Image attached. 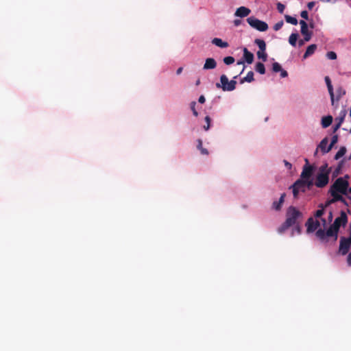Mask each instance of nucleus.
<instances>
[{
    "instance_id": "10",
    "label": "nucleus",
    "mask_w": 351,
    "mask_h": 351,
    "mask_svg": "<svg viewBox=\"0 0 351 351\" xmlns=\"http://www.w3.org/2000/svg\"><path fill=\"white\" fill-rule=\"evenodd\" d=\"M351 246V237L348 239L341 238L339 243V252L342 255L346 254Z\"/></svg>"
},
{
    "instance_id": "24",
    "label": "nucleus",
    "mask_w": 351,
    "mask_h": 351,
    "mask_svg": "<svg viewBox=\"0 0 351 351\" xmlns=\"http://www.w3.org/2000/svg\"><path fill=\"white\" fill-rule=\"evenodd\" d=\"M327 207L325 206V204L323 205V204H320L319 206V209L317 210L315 213H314V217L315 218H319V217H321L322 216V215L324 214V210L325 208H326Z\"/></svg>"
},
{
    "instance_id": "59",
    "label": "nucleus",
    "mask_w": 351,
    "mask_h": 351,
    "mask_svg": "<svg viewBox=\"0 0 351 351\" xmlns=\"http://www.w3.org/2000/svg\"><path fill=\"white\" fill-rule=\"evenodd\" d=\"M348 213L351 215V211L350 210H348Z\"/></svg>"
},
{
    "instance_id": "18",
    "label": "nucleus",
    "mask_w": 351,
    "mask_h": 351,
    "mask_svg": "<svg viewBox=\"0 0 351 351\" xmlns=\"http://www.w3.org/2000/svg\"><path fill=\"white\" fill-rule=\"evenodd\" d=\"M345 95H346V90L341 86H339L337 88L336 95H335V105L338 106L339 100Z\"/></svg>"
},
{
    "instance_id": "35",
    "label": "nucleus",
    "mask_w": 351,
    "mask_h": 351,
    "mask_svg": "<svg viewBox=\"0 0 351 351\" xmlns=\"http://www.w3.org/2000/svg\"><path fill=\"white\" fill-rule=\"evenodd\" d=\"M195 106H196V101H193L192 102H191L190 104V107H191V109L193 112V114L195 117H197L198 116V112L195 109Z\"/></svg>"
},
{
    "instance_id": "44",
    "label": "nucleus",
    "mask_w": 351,
    "mask_h": 351,
    "mask_svg": "<svg viewBox=\"0 0 351 351\" xmlns=\"http://www.w3.org/2000/svg\"><path fill=\"white\" fill-rule=\"evenodd\" d=\"M284 163H285V167H286L288 169H289V170H290V169H291V168H292V165H291L289 162H288V161H287V160H284Z\"/></svg>"
},
{
    "instance_id": "31",
    "label": "nucleus",
    "mask_w": 351,
    "mask_h": 351,
    "mask_svg": "<svg viewBox=\"0 0 351 351\" xmlns=\"http://www.w3.org/2000/svg\"><path fill=\"white\" fill-rule=\"evenodd\" d=\"M256 55L258 58L261 59L263 62H265L267 60V54L265 52V51L258 50L257 51Z\"/></svg>"
},
{
    "instance_id": "51",
    "label": "nucleus",
    "mask_w": 351,
    "mask_h": 351,
    "mask_svg": "<svg viewBox=\"0 0 351 351\" xmlns=\"http://www.w3.org/2000/svg\"><path fill=\"white\" fill-rule=\"evenodd\" d=\"M305 42H306V41L304 40V39H301V40H300L298 41V45H299V47H302V46H303V45H304V43H305Z\"/></svg>"
},
{
    "instance_id": "56",
    "label": "nucleus",
    "mask_w": 351,
    "mask_h": 351,
    "mask_svg": "<svg viewBox=\"0 0 351 351\" xmlns=\"http://www.w3.org/2000/svg\"><path fill=\"white\" fill-rule=\"evenodd\" d=\"M308 219L311 220V219H313V217H312V216H310V217L308 218Z\"/></svg>"
},
{
    "instance_id": "48",
    "label": "nucleus",
    "mask_w": 351,
    "mask_h": 351,
    "mask_svg": "<svg viewBox=\"0 0 351 351\" xmlns=\"http://www.w3.org/2000/svg\"><path fill=\"white\" fill-rule=\"evenodd\" d=\"M205 97L204 95H201L199 97V99H198V101L201 104H204L205 102Z\"/></svg>"
},
{
    "instance_id": "41",
    "label": "nucleus",
    "mask_w": 351,
    "mask_h": 351,
    "mask_svg": "<svg viewBox=\"0 0 351 351\" xmlns=\"http://www.w3.org/2000/svg\"><path fill=\"white\" fill-rule=\"evenodd\" d=\"M335 219H348V217L344 211H341V216L336 217Z\"/></svg>"
},
{
    "instance_id": "4",
    "label": "nucleus",
    "mask_w": 351,
    "mask_h": 351,
    "mask_svg": "<svg viewBox=\"0 0 351 351\" xmlns=\"http://www.w3.org/2000/svg\"><path fill=\"white\" fill-rule=\"evenodd\" d=\"M349 183L347 180L343 178H337L335 182L331 185L330 189L338 191L342 195H347L349 193Z\"/></svg>"
},
{
    "instance_id": "9",
    "label": "nucleus",
    "mask_w": 351,
    "mask_h": 351,
    "mask_svg": "<svg viewBox=\"0 0 351 351\" xmlns=\"http://www.w3.org/2000/svg\"><path fill=\"white\" fill-rule=\"evenodd\" d=\"M305 162L306 165H304L302 168V171L300 174V179L301 180L311 178L313 173V167L308 164V159H305Z\"/></svg>"
},
{
    "instance_id": "11",
    "label": "nucleus",
    "mask_w": 351,
    "mask_h": 351,
    "mask_svg": "<svg viewBox=\"0 0 351 351\" xmlns=\"http://www.w3.org/2000/svg\"><path fill=\"white\" fill-rule=\"evenodd\" d=\"M302 213L294 206H290L287 209V219H298L302 218Z\"/></svg>"
},
{
    "instance_id": "7",
    "label": "nucleus",
    "mask_w": 351,
    "mask_h": 351,
    "mask_svg": "<svg viewBox=\"0 0 351 351\" xmlns=\"http://www.w3.org/2000/svg\"><path fill=\"white\" fill-rule=\"evenodd\" d=\"M293 190V195L295 198L298 197L299 193H304L306 191V188L303 180H297L290 187Z\"/></svg>"
},
{
    "instance_id": "34",
    "label": "nucleus",
    "mask_w": 351,
    "mask_h": 351,
    "mask_svg": "<svg viewBox=\"0 0 351 351\" xmlns=\"http://www.w3.org/2000/svg\"><path fill=\"white\" fill-rule=\"evenodd\" d=\"M234 60H235L232 56H227L223 58V62L227 65L234 63Z\"/></svg>"
},
{
    "instance_id": "54",
    "label": "nucleus",
    "mask_w": 351,
    "mask_h": 351,
    "mask_svg": "<svg viewBox=\"0 0 351 351\" xmlns=\"http://www.w3.org/2000/svg\"><path fill=\"white\" fill-rule=\"evenodd\" d=\"M333 219V215H332V211H329V213H328V219Z\"/></svg>"
},
{
    "instance_id": "1",
    "label": "nucleus",
    "mask_w": 351,
    "mask_h": 351,
    "mask_svg": "<svg viewBox=\"0 0 351 351\" xmlns=\"http://www.w3.org/2000/svg\"><path fill=\"white\" fill-rule=\"evenodd\" d=\"M342 221H306L305 224L307 233L315 232V236L322 242H327L330 239L335 241L338 237V232ZM346 225L347 221H343Z\"/></svg>"
},
{
    "instance_id": "6",
    "label": "nucleus",
    "mask_w": 351,
    "mask_h": 351,
    "mask_svg": "<svg viewBox=\"0 0 351 351\" xmlns=\"http://www.w3.org/2000/svg\"><path fill=\"white\" fill-rule=\"evenodd\" d=\"M247 21L252 27L260 32H265L268 29V25L265 22L262 21L254 16L247 18Z\"/></svg>"
},
{
    "instance_id": "29",
    "label": "nucleus",
    "mask_w": 351,
    "mask_h": 351,
    "mask_svg": "<svg viewBox=\"0 0 351 351\" xmlns=\"http://www.w3.org/2000/svg\"><path fill=\"white\" fill-rule=\"evenodd\" d=\"M286 22L292 25H296L298 24V20L296 18L289 15H285V16Z\"/></svg>"
},
{
    "instance_id": "5",
    "label": "nucleus",
    "mask_w": 351,
    "mask_h": 351,
    "mask_svg": "<svg viewBox=\"0 0 351 351\" xmlns=\"http://www.w3.org/2000/svg\"><path fill=\"white\" fill-rule=\"evenodd\" d=\"M237 82L234 80H228L227 76L224 74L220 77V83H217L216 86L221 88L223 91H232L236 88Z\"/></svg>"
},
{
    "instance_id": "26",
    "label": "nucleus",
    "mask_w": 351,
    "mask_h": 351,
    "mask_svg": "<svg viewBox=\"0 0 351 351\" xmlns=\"http://www.w3.org/2000/svg\"><path fill=\"white\" fill-rule=\"evenodd\" d=\"M298 34L296 33H292L289 38V42L291 45L295 47L296 45Z\"/></svg>"
},
{
    "instance_id": "32",
    "label": "nucleus",
    "mask_w": 351,
    "mask_h": 351,
    "mask_svg": "<svg viewBox=\"0 0 351 351\" xmlns=\"http://www.w3.org/2000/svg\"><path fill=\"white\" fill-rule=\"evenodd\" d=\"M303 181L304 182L306 189L310 190L313 186L315 185V182H313L312 178L303 180Z\"/></svg>"
},
{
    "instance_id": "28",
    "label": "nucleus",
    "mask_w": 351,
    "mask_h": 351,
    "mask_svg": "<svg viewBox=\"0 0 351 351\" xmlns=\"http://www.w3.org/2000/svg\"><path fill=\"white\" fill-rule=\"evenodd\" d=\"M197 149L201 152L202 154L208 155V151L202 147V141L201 139L197 140Z\"/></svg>"
},
{
    "instance_id": "14",
    "label": "nucleus",
    "mask_w": 351,
    "mask_h": 351,
    "mask_svg": "<svg viewBox=\"0 0 351 351\" xmlns=\"http://www.w3.org/2000/svg\"><path fill=\"white\" fill-rule=\"evenodd\" d=\"M328 143V139L327 137H325L324 139H322L321 141V142L319 143L317 148L315 150V155H316L317 154L318 149H320L322 154H324L329 152L332 148L330 147V145L328 147H326Z\"/></svg>"
},
{
    "instance_id": "52",
    "label": "nucleus",
    "mask_w": 351,
    "mask_h": 351,
    "mask_svg": "<svg viewBox=\"0 0 351 351\" xmlns=\"http://www.w3.org/2000/svg\"><path fill=\"white\" fill-rule=\"evenodd\" d=\"M241 23V21L239 19H236L234 21V24L235 26H239Z\"/></svg>"
},
{
    "instance_id": "50",
    "label": "nucleus",
    "mask_w": 351,
    "mask_h": 351,
    "mask_svg": "<svg viewBox=\"0 0 351 351\" xmlns=\"http://www.w3.org/2000/svg\"><path fill=\"white\" fill-rule=\"evenodd\" d=\"M341 126V123H337L333 128V131L336 132Z\"/></svg>"
},
{
    "instance_id": "42",
    "label": "nucleus",
    "mask_w": 351,
    "mask_h": 351,
    "mask_svg": "<svg viewBox=\"0 0 351 351\" xmlns=\"http://www.w3.org/2000/svg\"><path fill=\"white\" fill-rule=\"evenodd\" d=\"M300 16L304 19L308 20V14L306 10H303L301 12Z\"/></svg>"
},
{
    "instance_id": "55",
    "label": "nucleus",
    "mask_w": 351,
    "mask_h": 351,
    "mask_svg": "<svg viewBox=\"0 0 351 351\" xmlns=\"http://www.w3.org/2000/svg\"><path fill=\"white\" fill-rule=\"evenodd\" d=\"M199 83H200V81H199V80H198L196 82V85H199Z\"/></svg>"
},
{
    "instance_id": "12",
    "label": "nucleus",
    "mask_w": 351,
    "mask_h": 351,
    "mask_svg": "<svg viewBox=\"0 0 351 351\" xmlns=\"http://www.w3.org/2000/svg\"><path fill=\"white\" fill-rule=\"evenodd\" d=\"M300 25L301 26V34L304 36V40L309 41L311 39L313 32L308 30V25L304 20L300 21Z\"/></svg>"
},
{
    "instance_id": "33",
    "label": "nucleus",
    "mask_w": 351,
    "mask_h": 351,
    "mask_svg": "<svg viewBox=\"0 0 351 351\" xmlns=\"http://www.w3.org/2000/svg\"><path fill=\"white\" fill-rule=\"evenodd\" d=\"M282 69V66L278 62H274L272 64V70L274 72H280Z\"/></svg>"
},
{
    "instance_id": "8",
    "label": "nucleus",
    "mask_w": 351,
    "mask_h": 351,
    "mask_svg": "<svg viewBox=\"0 0 351 351\" xmlns=\"http://www.w3.org/2000/svg\"><path fill=\"white\" fill-rule=\"evenodd\" d=\"M328 193L331 195L332 198L330 199H328L326 202V203H325L326 207H328L330 204H332L336 202H338V201L341 202L345 205H348L346 199L342 197V195L341 194H339V193L338 191H334V190L330 189Z\"/></svg>"
},
{
    "instance_id": "21",
    "label": "nucleus",
    "mask_w": 351,
    "mask_h": 351,
    "mask_svg": "<svg viewBox=\"0 0 351 351\" xmlns=\"http://www.w3.org/2000/svg\"><path fill=\"white\" fill-rule=\"evenodd\" d=\"M316 49H317V45L315 44H312V45H309L307 47V49L303 56V58L306 59L308 56L313 55L315 53Z\"/></svg>"
},
{
    "instance_id": "2",
    "label": "nucleus",
    "mask_w": 351,
    "mask_h": 351,
    "mask_svg": "<svg viewBox=\"0 0 351 351\" xmlns=\"http://www.w3.org/2000/svg\"><path fill=\"white\" fill-rule=\"evenodd\" d=\"M331 168H329L327 163L324 164L319 168L316 175L315 185L318 188L325 187L329 182V175Z\"/></svg>"
},
{
    "instance_id": "57",
    "label": "nucleus",
    "mask_w": 351,
    "mask_h": 351,
    "mask_svg": "<svg viewBox=\"0 0 351 351\" xmlns=\"http://www.w3.org/2000/svg\"><path fill=\"white\" fill-rule=\"evenodd\" d=\"M330 1V0H324V1H326V2H328V1ZM333 1L335 2L337 0H333Z\"/></svg>"
},
{
    "instance_id": "39",
    "label": "nucleus",
    "mask_w": 351,
    "mask_h": 351,
    "mask_svg": "<svg viewBox=\"0 0 351 351\" xmlns=\"http://www.w3.org/2000/svg\"><path fill=\"white\" fill-rule=\"evenodd\" d=\"M337 141H338V136L337 135H334L332 137V139H331V142H330V144L329 145L330 146L331 148H332V147L334 146L335 144H336L337 143Z\"/></svg>"
},
{
    "instance_id": "13",
    "label": "nucleus",
    "mask_w": 351,
    "mask_h": 351,
    "mask_svg": "<svg viewBox=\"0 0 351 351\" xmlns=\"http://www.w3.org/2000/svg\"><path fill=\"white\" fill-rule=\"evenodd\" d=\"M325 82H326V86L328 88V93H329V95L330 97L332 106L335 108H337V105H335V93H334V90H333V87H332V85L331 83V80L328 76L325 77Z\"/></svg>"
},
{
    "instance_id": "49",
    "label": "nucleus",
    "mask_w": 351,
    "mask_h": 351,
    "mask_svg": "<svg viewBox=\"0 0 351 351\" xmlns=\"http://www.w3.org/2000/svg\"><path fill=\"white\" fill-rule=\"evenodd\" d=\"M347 263L348 265L351 266V252L348 254L347 257Z\"/></svg>"
},
{
    "instance_id": "47",
    "label": "nucleus",
    "mask_w": 351,
    "mask_h": 351,
    "mask_svg": "<svg viewBox=\"0 0 351 351\" xmlns=\"http://www.w3.org/2000/svg\"><path fill=\"white\" fill-rule=\"evenodd\" d=\"M343 112V116H342L341 117H340V118H339V122H338V123H341V124L342 123V122H343V119H344V117H345V116H346V110H344Z\"/></svg>"
},
{
    "instance_id": "30",
    "label": "nucleus",
    "mask_w": 351,
    "mask_h": 351,
    "mask_svg": "<svg viewBox=\"0 0 351 351\" xmlns=\"http://www.w3.org/2000/svg\"><path fill=\"white\" fill-rule=\"evenodd\" d=\"M346 152V148L345 147H341L339 150L337 152V153L335 156V160H339L340 158H341Z\"/></svg>"
},
{
    "instance_id": "37",
    "label": "nucleus",
    "mask_w": 351,
    "mask_h": 351,
    "mask_svg": "<svg viewBox=\"0 0 351 351\" xmlns=\"http://www.w3.org/2000/svg\"><path fill=\"white\" fill-rule=\"evenodd\" d=\"M326 56L330 60H335L337 59V54L334 51H329L326 53Z\"/></svg>"
},
{
    "instance_id": "53",
    "label": "nucleus",
    "mask_w": 351,
    "mask_h": 351,
    "mask_svg": "<svg viewBox=\"0 0 351 351\" xmlns=\"http://www.w3.org/2000/svg\"><path fill=\"white\" fill-rule=\"evenodd\" d=\"M182 70H183V68L182 67H180L177 69L176 71V74L177 75H180L182 72Z\"/></svg>"
},
{
    "instance_id": "3",
    "label": "nucleus",
    "mask_w": 351,
    "mask_h": 351,
    "mask_svg": "<svg viewBox=\"0 0 351 351\" xmlns=\"http://www.w3.org/2000/svg\"><path fill=\"white\" fill-rule=\"evenodd\" d=\"M301 228L298 221H285V223L278 229V232L280 234H286L290 237L299 234Z\"/></svg>"
},
{
    "instance_id": "43",
    "label": "nucleus",
    "mask_w": 351,
    "mask_h": 351,
    "mask_svg": "<svg viewBox=\"0 0 351 351\" xmlns=\"http://www.w3.org/2000/svg\"><path fill=\"white\" fill-rule=\"evenodd\" d=\"M280 72L281 77L284 78L287 77L288 73L285 70L282 69Z\"/></svg>"
},
{
    "instance_id": "17",
    "label": "nucleus",
    "mask_w": 351,
    "mask_h": 351,
    "mask_svg": "<svg viewBox=\"0 0 351 351\" xmlns=\"http://www.w3.org/2000/svg\"><path fill=\"white\" fill-rule=\"evenodd\" d=\"M254 54L249 51L247 48L243 49V58L247 64H252L254 61Z\"/></svg>"
},
{
    "instance_id": "27",
    "label": "nucleus",
    "mask_w": 351,
    "mask_h": 351,
    "mask_svg": "<svg viewBox=\"0 0 351 351\" xmlns=\"http://www.w3.org/2000/svg\"><path fill=\"white\" fill-rule=\"evenodd\" d=\"M255 69L260 74L265 73V65L262 62H257L255 66Z\"/></svg>"
},
{
    "instance_id": "20",
    "label": "nucleus",
    "mask_w": 351,
    "mask_h": 351,
    "mask_svg": "<svg viewBox=\"0 0 351 351\" xmlns=\"http://www.w3.org/2000/svg\"><path fill=\"white\" fill-rule=\"evenodd\" d=\"M212 43L221 48H226L229 46L227 42L223 41L221 38H215L212 40Z\"/></svg>"
},
{
    "instance_id": "46",
    "label": "nucleus",
    "mask_w": 351,
    "mask_h": 351,
    "mask_svg": "<svg viewBox=\"0 0 351 351\" xmlns=\"http://www.w3.org/2000/svg\"><path fill=\"white\" fill-rule=\"evenodd\" d=\"M237 64H238V65H241V64L244 65V61H243V60H239V61L237 62ZM245 66H243L242 71H241V73H240L239 75H241V74L243 72V71H244V69H245Z\"/></svg>"
},
{
    "instance_id": "25",
    "label": "nucleus",
    "mask_w": 351,
    "mask_h": 351,
    "mask_svg": "<svg viewBox=\"0 0 351 351\" xmlns=\"http://www.w3.org/2000/svg\"><path fill=\"white\" fill-rule=\"evenodd\" d=\"M254 43L258 45L259 50L266 51V43L263 40L257 38Z\"/></svg>"
},
{
    "instance_id": "19",
    "label": "nucleus",
    "mask_w": 351,
    "mask_h": 351,
    "mask_svg": "<svg viewBox=\"0 0 351 351\" xmlns=\"http://www.w3.org/2000/svg\"><path fill=\"white\" fill-rule=\"evenodd\" d=\"M286 196V194L285 193H282L281 194V196L279 199V200L277 202V201H274L272 204V208L274 209V210H278L281 208L282 207V205L285 201V197Z\"/></svg>"
},
{
    "instance_id": "45",
    "label": "nucleus",
    "mask_w": 351,
    "mask_h": 351,
    "mask_svg": "<svg viewBox=\"0 0 351 351\" xmlns=\"http://www.w3.org/2000/svg\"><path fill=\"white\" fill-rule=\"evenodd\" d=\"M315 3L314 1H311L309 3H308L307 4V7L309 10H312L313 8L314 7Z\"/></svg>"
},
{
    "instance_id": "40",
    "label": "nucleus",
    "mask_w": 351,
    "mask_h": 351,
    "mask_svg": "<svg viewBox=\"0 0 351 351\" xmlns=\"http://www.w3.org/2000/svg\"><path fill=\"white\" fill-rule=\"evenodd\" d=\"M277 9L280 13L282 14L285 9V6L283 4H282L281 3H277Z\"/></svg>"
},
{
    "instance_id": "23",
    "label": "nucleus",
    "mask_w": 351,
    "mask_h": 351,
    "mask_svg": "<svg viewBox=\"0 0 351 351\" xmlns=\"http://www.w3.org/2000/svg\"><path fill=\"white\" fill-rule=\"evenodd\" d=\"M254 80V73H253V71H250L247 73V75L245 77H243L241 80L240 83L243 84L245 82L250 83V82H253Z\"/></svg>"
},
{
    "instance_id": "38",
    "label": "nucleus",
    "mask_w": 351,
    "mask_h": 351,
    "mask_svg": "<svg viewBox=\"0 0 351 351\" xmlns=\"http://www.w3.org/2000/svg\"><path fill=\"white\" fill-rule=\"evenodd\" d=\"M283 24H284L283 21H280L276 23L274 26V29L275 31H278V30L282 28Z\"/></svg>"
},
{
    "instance_id": "58",
    "label": "nucleus",
    "mask_w": 351,
    "mask_h": 351,
    "mask_svg": "<svg viewBox=\"0 0 351 351\" xmlns=\"http://www.w3.org/2000/svg\"><path fill=\"white\" fill-rule=\"evenodd\" d=\"M348 191H349V193H351V187H350V188H349Z\"/></svg>"
},
{
    "instance_id": "22",
    "label": "nucleus",
    "mask_w": 351,
    "mask_h": 351,
    "mask_svg": "<svg viewBox=\"0 0 351 351\" xmlns=\"http://www.w3.org/2000/svg\"><path fill=\"white\" fill-rule=\"evenodd\" d=\"M332 122V117L328 115L324 117L322 119V125L324 128H326L331 125Z\"/></svg>"
},
{
    "instance_id": "36",
    "label": "nucleus",
    "mask_w": 351,
    "mask_h": 351,
    "mask_svg": "<svg viewBox=\"0 0 351 351\" xmlns=\"http://www.w3.org/2000/svg\"><path fill=\"white\" fill-rule=\"evenodd\" d=\"M205 121H206V125H204V129L205 130H208L210 128V121H211V119L209 116H206L205 117Z\"/></svg>"
},
{
    "instance_id": "15",
    "label": "nucleus",
    "mask_w": 351,
    "mask_h": 351,
    "mask_svg": "<svg viewBox=\"0 0 351 351\" xmlns=\"http://www.w3.org/2000/svg\"><path fill=\"white\" fill-rule=\"evenodd\" d=\"M251 12V10L244 6H241L237 9L234 15L238 17H245L248 16Z\"/></svg>"
},
{
    "instance_id": "16",
    "label": "nucleus",
    "mask_w": 351,
    "mask_h": 351,
    "mask_svg": "<svg viewBox=\"0 0 351 351\" xmlns=\"http://www.w3.org/2000/svg\"><path fill=\"white\" fill-rule=\"evenodd\" d=\"M217 66V62L214 58H208L206 60L203 69L205 70L213 69Z\"/></svg>"
}]
</instances>
